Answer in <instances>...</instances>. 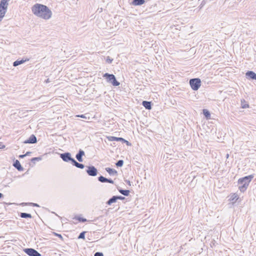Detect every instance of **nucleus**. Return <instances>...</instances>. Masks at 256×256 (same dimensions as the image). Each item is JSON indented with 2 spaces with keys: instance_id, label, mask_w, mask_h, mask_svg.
Returning a JSON list of instances; mask_svg holds the SVG:
<instances>
[{
  "instance_id": "f257e3e1",
  "label": "nucleus",
  "mask_w": 256,
  "mask_h": 256,
  "mask_svg": "<svg viewBox=\"0 0 256 256\" xmlns=\"http://www.w3.org/2000/svg\"><path fill=\"white\" fill-rule=\"evenodd\" d=\"M32 11L36 16L45 20H48L52 15L51 10L46 6L39 4L33 6Z\"/></svg>"
},
{
  "instance_id": "f03ea898",
  "label": "nucleus",
  "mask_w": 256,
  "mask_h": 256,
  "mask_svg": "<svg viewBox=\"0 0 256 256\" xmlns=\"http://www.w3.org/2000/svg\"><path fill=\"white\" fill-rule=\"evenodd\" d=\"M253 178V175H250L240 178L238 180V189L241 192H244L246 190L250 182Z\"/></svg>"
},
{
  "instance_id": "7ed1b4c3",
  "label": "nucleus",
  "mask_w": 256,
  "mask_h": 256,
  "mask_svg": "<svg viewBox=\"0 0 256 256\" xmlns=\"http://www.w3.org/2000/svg\"><path fill=\"white\" fill-rule=\"evenodd\" d=\"M9 0H1L0 2V22L4 17L8 6Z\"/></svg>"
},
{
  "instance_id": "20e7f679",
  "label": "nucleus",
  "mask_w": 256,
  "mask_h": 256,
  "mask_svg": "<svg viewBox=\"0 0 256 256\" xmlns=\"http://www.w3.org/2000/svg\"><path fill=\"white\" fill-rule=\"evenodd\" d=\"M190 84L194 90H197L201 85V80L199 78H192L190 80Z\"/></svg>"
},
{
  "instance_id": "39448f33",
  "label": "nucleus",
  "mask_w": 256,
  "mask_h": 256,
  "mask_svg": "<svg viewBox=\"0 0 256 256\" xmlns=\"http://www.w3.org/2000/svg\"><path fill=\"white\" fill-rule=\"evenodd\" d=\"M24 252L29 256H40L41 254L38 251L32 248H26L24 250Z\"/></svg>"
},
{
  "instance_id": "423d86ee",
  "label": "nucleus",
  "mask_w": 256,
  "mask_h": 256,
  "mask_svg": "<svg viewBox=\"0 0 256 256\" xmlns=\"http://www.w3.org/2000/svg\"><path fill=\"white\" fill-rule=\"evenodd\" d=\"M60 158L66 162H68L70 161L72 164V161L74 159L71 156V154L70 152H64L60 154Z\"/></svg>"
},
{
  "instance_id": "0eeeda50",
  "label": "nucleus",
  "mask_w": 256,
  "mask_h": 256,
  "mask_svg": "<svg viewBox=\"0 0 256 256\" xmlns=\"http://www.w3.org/2000/svg\"><path fill=\"white\" fill-rule=\"evenodd\" d=\"M88 169L86 172L88 176H96L98 173L97 169L94 166H87Z\"/></svg>"
},
{
  "instance_id": "6e6552de",
  "label": "nucleus",
  "mask_w": 256,
  "mask_h": 256,
  "mask_svg": "<svg viewBox=\"0 0 256 256\" xmlns=\"http://www.w3.org/2000/svg\"><path fill=\"white\" fill-rule=\"evenodd\" d=\"M37 142L36 136L34 134H32L30 137L24 142V144H35Z\"/></svg>"
},
{
  "instance_id": "1a4fd4ad",
  "label": "nucleus",
  "mask_w": 256,
  "mask_h": 256,
  "mask_svg": "<svg viewBox=\"0 0 256 256\" xmlns=\"http://www.w3.org/2000/svg\"><path fill=\"white\" fill-rule=\"evenodd\" d=\"M84 155V150H80L76 154V158L80 162L83 161L82 156Z\"/></svg>"
},
{
  "instance_id": "9d476101",
  "label": "nucleus",
  "mask_w": 256,
  "mask_h": 256,
  "mask_svg": "<svg viewBox=\"0 0 256 256\" xmlns=\"http://www.w3.org/2000/svg\"><path fill=\"white\" fill-rule=\"evenodd\" d=\"M98 180L101 182H109L110 184H114V181L112 180L102 176H100L98 178Z\"/></svg>"
},
{
  "instance_id": "9b49d317",
  "label": "nucleus",
  "mask_w": 256,
  "mask_h": 256,
  "mask_svg": "<svg viewBox=\"0 0 256 256\" xmlns=\"http://www.w3.org/2000/svg\"><path fill=\"white\" fill-rule=\"evenodd\" d=\"M108 139L109 141L112 142V141H117V142H122V141H126V140L122 138H118L115 137L113 136H108Z\"/></svg>"
},
{
  "instance_id": "f8f14e48",
  "label": "nucleus",
  "mask_w": 256,
  "mask_h": 256,
  "mask_svg": "<svg viewBox=\"0 0 256 256\" xmlns=\"http://www.w3.org/2000/svg\"><path fill=\"white\" fill-rule=\"evenodd\" d=\"M246 76L247 78L256 80V74L252 71H248L246 73Z\"/></svg>"
},
{
  "instance_id": "ddd939ff",
  "label": "nucleus",
  "mask_w": 256,
  "mask_h": 256,
  "mask_svg": "<svg viewBox=\"0 0 256 256\" xmlns=\"http://www.w3.org/2000/svg\"><path fill=\"white\" fill-rule=\"evenodd\" d=\"M13 166L19 171L23 170V168L20 162L18 160L14 161Z\"/></svg>"
},
{
  "instance_id": "4468645a",
  "label": "nucleus",
  "mask_w": 256,
  "mask_h": 256,
  "mask_svg": "<svg viewBox=\"0 0 256 256\" xmlns=\"http://www.w3.org/2000/svg\"><path fill=\"white\" fill-rule=\"evenodd\" d=\"M142 106L148 110H150L152 109V104L151 102L148 101H143L142 102Z\"/></svg>"
},
{
  "instance_id": "2eb2a0df",
  "label": "nucleus",
  "mask_w": 256,
  "mask_h": 256,
  "mask_svg": "<svg viewBox=\"0 0 256 256\" xmlns=\"http://www.w3.org/2000/svg\"><path fill=\"white\" fill-rule=\"evenodd\" d=\"M106 170L111 176L116 175L118 173L116 170L110 168H106Z\"/></svg>"
},
{
  "instance_id": "dca6fc26",
  "label": "nucleus",
  "mask_w": 256,
  "mask_h": 256,
  "mask_svg": "<svg viewBox=\"0 0 256 256\" xmlns=\"http://www.w3.org/2000/svg\"><path fill=\"white\" fill-rule=\"evenodd\" d=\"M117 200L116 196H112L106 202L108 205H111L112 203L116 202Z\"/></svg>"
},
{
  "instance_id": "f3484780",
  "label": "nucleus",
  "mask_w": 256,
  "mask_h": 256,
  "mask_svg": "<svg viewBox=\"0 0 256 256\" xmlns=\"http://www.w3.org/2000/svg\"><path fill=\"white\" fill-rule=\"evenodd\" d=\"M144 0H133L132 4L134 6H140L144 4Z\"/></svg>"
},
{
  "instance_id": "a211bd4d",
  "label": "nucleus",
  "mask_w": 256,
  "mask_h": 256,
  "mask_svg": "<svg viewBox=\"0 0 256 256\" xmlns=\"http://www.w3.org/2000/svg\"><path fill=\"white\" fill-rule=\"evenodd\" d=\"M72 164L74 166H76V168H80L81 169H82L84 168V166L83 164L78 163L75 160L72 161Z\"/></svg>"
},
{
  "instance_id": "6ab92c4d",
  "label": "nucleus",
  "mask_w": 256,
  "mask_h": 256,
  "mask_svg": "<svg viewBox=\"0 0 256 256\" xmlns=\"http://www.w3.org/2000/svg\"><path fill=\"white\" fill-rule=\"evenodd\" d=\"M110 82L114 86H118L120 84V83L116 80L114 75L112 76V78L111 80V81Z\"/></svg>"
},
{
  "instance_id": "aec40b11",
  "label": "nucleus",
  "mask_w": 256,
  "mask_h": 256,
  "mask_svg": "<svg viewBox=\"0 0 256 256\" xmlns=\"http://www.w3.org/2000/svg\"><path fill=\"white\" fill-rule=\"evenodd\" d=\"M110 82L114 86H118L120 84V83L116 80L114 75L112 76V78L111 80V81Z\"/></svg>"
},
{
  "instance_id": "412c9836",
  "label": "nucleus",
  "mask_w": 256,
  "mask_h": 256,
  "mask_svg": "<svg viewBox=\"0 0 256 256\" xmlns=\"http://www.w3.org/2000/svg\"><path fill=\"white\" fill-rule=\"evenodd\" d=\"M114 74H109L108 73H106L104 75V77L106 79L108 82H110L111 81V80L112 78V76Z\"/></svg>"
},
{
  "instance_id": "4be33fe9",
  "label": "nucleus",
  "mask_w": 256,
  "mask_h": 256,
  "mask_svg": "<svg viewBox=\"0 0 256 256\" xmlns=\"http://www.w3.org/2000/svg\"><path fill=\"white\" fill-rule=\"evenodd\" d=\"M118 192L124 196H128L130 194L129 190H124L122 189H118Z\"/></svg>"
},
{
  "instance_id": "5701e85b",
  "label": "nucleus",
  "mask_w": 256,
  "mask_h": 256,
  "mask_svg": "<svg viewBox=\"0 0 256 256\" xmlns=\"http://www.w3.org/2000/svg\"><path fill=\"white\" fill-rule=\"evenodd\" d=\"M26 61V60H16L13 63V66H18L20 64H22L23 63H24Z\"/></svg>"
},
{
  "instance_id": "b1692460",
  "label": "nucleus",
  "mask_w": 256,
  "mask_h": 256,
  "mask_svg": "<svg viewBox=\"0 0 256 256\" xmlns=\"http://www.w3.org/2000/svg\"><path fill=\"white\" fill-rule=\"evenodd\" d=\"M20 216L22 218H32V216L30 214L26 213V212L20 213Z\"/></svg>"
},
{
  "instance_id": "393cba45",
  "label": "nucleus",
  "mask_w": 256,
  "mask_h": 256,
  "mask_svg": "<svg viewBox=\"0 0 256 256\" xmlns=\"http://www.w3.org/2000/svg\"><path fill=\"white\" fill-rule=\"evenodd\" d=\"M241 102H242L241 105H242V108H248L249 106L248 104H246V102L244 100H242Z\"/></svg>"
},
{
  "instance_id": "a878e982",
  "label": "nucleus",
  "mask_w": 256,
  "mask_h": 256,
  "mask_svg": "<svg viewBox=\"0 0 256 256\" xmlns=\"http://www.w3.org/2000/svg\"><path fill=\"white\" fill-rule=\"evenodd\" d=\"M203 114L204 115V116L206 118H210V113L208 112V110H206V109L203 110Z\"/></svg>"
},
{
  "instance_id": "bb28decb",
  "label": "nucleus",
  "mask_w": 256,
  "mask_h": 256,
  "mask_svg": "<svg viewBox=\"0 0 256 256\" xmlns=\"http://www.w3.org/2000/svg\"><path fill=\"white\" fill-rule=\"evenodd\" d=\"M42 160V158L40 156L39 157H35L31 159V162L35 164L36 161H40Z\"/></svg>"
},
{
  "instance_id": "cd10ccee",
  "label": "nucleus",
  "mask_w": 256,
  "mask_h": 256,
  "mask_svg": "<svg viewBox=\"0 0 256 256\" xmlns=\"http://www.w3.org/2000/svg\"><path fill=\"white\" fill-rule=\"evenodd\" d=\"M85 234H86V232H80V234H79L78 236V239H84V238H85Z\"/></svg>"
},
{
  "instance_id": "c85d7f7f",
  "label": "nucleus",
  "mask_w": 256,
  "mask_h": 256,
  "mask_svg": "<svg viewBox=\"0 0 256 256\" xmlns=\"http://www.w3.org/2000/svg\"><path fill=\"white\" fill-rule=\"evenodd\" d=\"M123 164H124L123 160H118L116 163V166L118 167H121L123 166Z\"/></svg>"
},
{
  "instance_id": "c756f323",
  "label": "nucleus",
  "mask_w": 256,
  "mask_h": 256,
  "mask_svg": "<svg viewBox=\"0 0 256 256\" xmlns=\"http://www.w3.org/2000/svg\"><path fill=\"white\" fill-rule=\"evenodd\" d=\"M22 204H24V205H26H26L32 206H38V207L39 206L37 204L33 203V202L22 203Z\"/></svg>"
},
{
  "instance_id": "7c9ffc66",
  "label": "nucleus",
  "mask_w": 256,
  "mask_h": 256,
  "mask_svg": "<svg viewBox=\"0 0 256 256\" xmlns=\"http://www.w3.org/2000/svg\"><path fill=\"white\" fill-rule=\"evenodd\" d=\"M113 60L110 58V56H107L106 58V62L108 64H111Z\"/></svg>"
},
{
  "instance_id": "2f4dec72",
  "label": "nucleus",
  "mask_w": 256,
  "mask_h": 256,
  "mask_svg": "<svg viewBox=\"0 0 256 256\" xmlns=\"http://www.w3.org/2000/svg\"><path fill=\"white\" fill-rule=\"evenodd\" d=\"M94 256H104V254L102 252H96L94 254Z\"/></svg>"
},
{
  "instance_id": "473e14b6",
  "label": "nucleus",
  "mask_w": 256,
  "mask_h": 256,
  "mask_svg": "<svg viewBox=\"0 0 256 256\" xmlns=\"http://www.w3.org/2000/svg\"><path fill=\"white\" fill-rule=\"evenodd\" d=\"M78 220L80 222H86L87 220L86 219L83 218H78Z\"/></svg>"
},
{
  "instance_id": "72a5a7b5",
  "label": "nucleus",
  "mask_w": 256,
  "mask_h": 256,
  "mask_svg": "<svg viewBox=\"0 0 256 256\" xmlns=\"http://www.w3.org/2000/svg\"><path fill=\"white\" fill-rule=\"evenodd\" d=\"M116 197L117 200H123L125 199L124 197H123V196H116Z\"/></svg>"
},
{
  "instance_id": "f704fd0d",
  "label": "nucleus",
  "mask_w": 256,
  "mask_h": 256,
  "mask_svg": "<svg viewBox=\"0 0 256 256\" xmlns=\"http://www.w3.org/2000/svg\"><path fill=\"white\" fill-rule=\"evenodd\" d=\"M32 154L30 152H27L26 154H24L26 156H30Z\"/></svg>"
},
{
  "instance_id": "c9c22d12",
  "label": "nucleus",
  "mask_w": 256,
  "mask_h": 256,
  "mask_svg": "<svg viewBox=\"0 0 256 256\" xmlns=\"http://www.w3.org/2000/svg\"><path fill=\"white\" fill-rule=\"evenodd\" d=\"M77 116L78 117H80V118H86V116L84 115V114H82V115H78Z\"/></svg>"
},
{
  "instance_id": "e433bc0d",
  "label": "nucleus",
  "mask_w": 256,
  "mask_h": 256,
  "mask_svg": "<svg viewBox=\"0 0 256 256\" xmlns=\"http://www.w3.org/2000/svg\"><path fill=\"white\" fill-rule=\"evenodd\" d=\"M56 235L57 236H58V238H62V235H61V234H56Z\"/></svg>"
},
{
  "instance_id": "4c0bfd02",
  "label": "nucleus",
  "mask_w": 256,
  "mask_h": 256,
  "mask_svg": "<svg viewBox=\"0 0 256 256\" xmlns=\"http://www.w3.org/2000/svg\"><path fill=\"white\" fill-rule=\"evenodd\" d=\"M26 156V155L25 154H22V155H20L19 156V158H24Z\"/></svg>"
},
{
  "instance_id": "58836bf2",
  "label": "nucleus",
  "mask_w": 256,
  "mask_h": 256,
  "mask_svg": "<svg viewBox=\"0 0 256 256\" xmlns=\"http://www.w3.org/2000/svg\"><path fill=\"white\" fill-rule=\"evenodd\" d=\"M123 142H126L127 145H129V142L128 141L126 140V141H123Z\"/></svg>"
},
{
  "instance_id": "ea45409f",
  "label": "nucleus",
  "mask_w": 256,
  "mask_h": 256,
  "mask_svg": "<svg viewBox=\"0 0 256 256\" xmlns=\"http://www.w3.org/2000/svg\"><path fill=\"white\" fill-rule=\"evenodd\" d=\"M234 196L232 197V200H234L236 198V196L235 195V194H234Z\"/></svg>"
},
{
  "instance_id": "a19ab883",
  "label": "nucleus",
  "mask_w": 256,
  "mask_h": 256,
  "mask_svg": "<svg viewBox=\"0 0 256 256\" xmlns=\"http://www.w3.org/2000/svg\"><path fill=\"white\" fill-rule=\"evenodd\" d=\"M126 182H127V184H128L130 185V180H128V181H126Z\"/></svg>"
},
{
  "instance_id": "79ce46f5",
  "label": "nucleus",
  "mask_w": 256,
  "mask_h": 256,
  "mask_svg": "<svg viewBox=\"0 0 256 256\" xmlns=\"http://www.w3.org/2000/svg\"><path fill=\"white\" fill-rule=\"evenodd\" d=\"M3 196V194L0 192V198Z\"/></svg>"
},
{
  "instance_id": "37998d69",
  "label": "nucleus",
  "mask_w": 256,
  "mask_h": 256,
  "mask_svg": "<svg viewBox=\"0 0 256 256\" xmlns=\"http://www.w3.org/2000/svg\"><path fill=\"white\" fill-rule=\"evenodd\" d=\"M46 82H49V79H47Z\"/></svg>"
}]
</instances>
